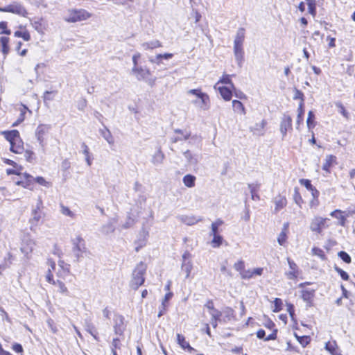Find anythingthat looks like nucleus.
Wrapping results in <instances>:
<instances>
[{"label": "nucleus", "instance_id": "obj_1", "mask_svg": "<svg viewBox=\"0 0 355 355\" xmlns=\"http://www.w3.org/2000/svg\"><path fill=\"white\" fill-rule=\"evenodd\" d=\"M245 37V30L243 28H239L234 41V54L235 60L240 67H241L243 62L244 51L243 46Z\"/></svg>", "mask_w": 355, "mask_h": 355}, {"label": "nucleus", "instance_id": "obj_2", "mask_svg": "<svg viewBox=\"0 0 355 355\" xmlns=\"http://www.w3.org/2000/svg\"><path fill=\"white\" fill-rule=\"evenodd\" d=\"M92 16V14L83 8L68 9L63 17V19L68 23H76L86 21Z\"/></svg>", "mask_w": 355, "mask_h": 355}, {"label": "nucleus", "instance_id": "obj_3", "mask_svg": "<svg viewBox=\"0 0 355 355\" xmlns=\"http://www.w3.org/2000/svg\"><path fill=\"white\" fill-rule=\"evenodd\" d=\"M146 265L140 262L137 265L132 274V279L130 282V286L137 290L145 282V274L146 272Z\"/></svg>", "mask_w": 355, "mask_h": 355}, {"label": "nucleus", "instance_id": "obj_4", "mask_svg": "<svg viewBox=\"0 0 355 355\" xmlns=\"http://www.w3.org/2000/svg\"><path fill=\"white\" fill-rule=\"evenodd\" d=\"M188 95H193L196 97V99L191 101L192 104L203 110H207L210 106L209 96L202 92L200 89H192L187 91Z\"/></svg>", "mask_w": 355, "mask_h": 355}, {"label": "nucleus", "instance_id": "obj_5", "mask_svg": "<svg viewBox=\"0 0 355 355\" xmlns=\"http://www.w3.org/2000/svg\"><path fill=\"white\" fill-rule=\"evenodd\" d=\"M71 251L73 255L79 261L81 258L89 254L85 241L80 236H76L71 240Z\"/></svg>", "mask_w": 355, "mask_h": 355}, {"label": "nucleus", "instance_id": "obj_6", "mask_svg": "<svg viewBox=\"0 0 355 355\" xmlns=\"http://www.w3.org/2000/svg\"><path fill=\"white\" fill-rule=\"evenodd\" d=\"M48 266L47 274L49 273V268L51 269V273H52V271H55L57 276L62 279L66 278L70 273V265L65 263L63 260H59L58 265L52 260H49Z\"/></svg>", "mask_w": 355, "mask_h": 355}, {"label": "nucleus", "instance_id": "obj_7", "mask_svg": "<svg viewBox=\"0 0 355 355\" xmlns=\"http://www.w3.org/2000/svg\"><path fill=\"white\" fill-rule=\"evenodd\" d=\"M0 12H10L23 17H27L28 15L26 8L17 1H14L5 7H0Z\"/></svg>", "mask_w": 355, "mask_h": 355}, {"label": "nucleus", "instance_id": "obj_8", "mask_svg": "<svg viewBox=\"0 0 355 355\" xmlns=\"http://www.w3.org/2000/svg\"><path fill=\"white\" fill-rule=\"evenodd\" d=\"M51 129V125L47 124H40L35 132V137L42 150H45L46 144L44 142V135H46Z\"/></svg>", "mask_w": 355, "mask_h": 355}, {"label": "nucleus", "instance_id": "obj_9", "mask_svg": "<svg viewBox=\"0 0 355 355\" xmlns=\"http://www.w3.org/2000/svg\"><path fill=\"white\" fill-rule=\"evenodd\" d=\"M181 269L185 273V278L189 279L191 277V272L193 268V264L191 259V254L188 252H185L182 257Z\"/></svg>", "mask_w": 355, "mask_h": 355}, {"label": "nucleus", "instance_id": "obj_10", "mask_svg": "<svg viewBox=\"0 0 355 355\" xmlns=\"http://www.w3.org/2000/svg\"><path fill=\"white\" fill-rule=\"evenodd\" d=\"M210 237H211V239L209 241V244L212 248H217L223 244V239L218 231L217 223L212 224Z\"/></svg>", "mask_w": 355, "mask_h": 355}, {"label": "nucleus", "instance_id": "obj_11", "mask_svg": "<svg viewBox=\"0 0 355 355\" xmlns=\"http://www.w3.org/2000/svg\"><path fill=\"white\" fill-rule=\"evenodd\" d=\"M35 246V243L34 240L28 236H26L22 239L20 245V251L26 257L29 258L30 255L33 251Z\"/></svg>", "mask_w": 355, "mask_h": 355}, {"label": "nucleus", "instance_id": "obj_12", "mask_svg": "<svg viewBox=\"0 0 355 355\" xmlns=\"http://www.w3.org/2000/svg\"><path fill=\"white\" fill-rule=\"evenodd\" d=\"M149 235V231L146 228H142L139 232L137 239L135 241V248L136 252H139L141 248L146 246Z\"/></svg>", "mask_w": 355, "mask_h": 355}, {"label": "nucleus", "instance_id": "obj_13", "mask_svg": "<svg viewBox=\"0 0 355 355\" xmlns=\"http://www.w3.org/2000/svg\"><path fill=\"white\" fill-rule=\"evenodd\" d=\"M46 281L54 285L55 287L58 288V291L61 294L68 295H69V290L67 287L65 286L64 283H63L60 280L55 281L53 279V274L51 273V269L49 268V273L46 275Z\"/></svg>", "mask_w": 355, "mask_h": 355}, {"label": "nucleus", "instance_id": "obj_14", "mask_svg": "<svg viewBox=\"0 0 355 355\" xmlns=\"http://www.w3.org/2000/svg\"><path fill=\"white\" fill-rule=\"evenodd\" d=\"M289 269L285 272L286 277L291 280L297 279L300 274V270L297 264L291 259L287 258Z\"/></svg>", "mask_w": 355, "mask_h": 355}, {"label": "nucleus", "instance_id": "obj_15", "mask_svg": "<svg viewBox=\"0 0 355 355\" xmlns=\"http://www.w3.org/2000/svg\"><path fill=\"white\" fill-rule=\"evenodd\" d=\"M31 24L40 34L43 35L47 27V23L42 17H34L30 19Z\"/></svg>", "mask_w": 355, "mask_h": 355}, {"label": "nucleus", "instance_id": "obj_16", "mask_svg": "<svg viewBox=\"0 0 355 355\" xmlns=\"http://www.w3.org/2000/svg\"><path fill=\"white\" fill-rule=\"evenodd\" d=\"M264 272V268L261 267L254 268L252 269L245 270V272L242 273V279H250L257 277L261 276Z\"/></svg>", "mask_w": 355, "mask_h": 355}, {"label": "nucleus", "instance_id": "obj_17", "mask_svg": "<svg viewBox=\"0 0 355 355\" xmlns=\"http://www.w3.org/2000/svg\"><path fill=\"white\" fill-rule=\"evenodd\" d=\"M289 130H292V118L289 115L284 114L280 123V132L283 137Z\"/></svg>", "mask_w": 355, "mask_h": 355}, {"label": "nucleus", "instance_id": "obj_18", "mask_svg": "<svg viewBox=\"0 0 355 355\" xmlns=\"http://www.w3.org/2000/svg\"><path fill=\"white\" fill-rule=\"evenodd\" d=\"M132 73L136 76L138 80H144L150 75V71L141 67H132Z\"/></svg>", "mask_w": 355, "mask_h": 355}, {"label": "nucleus", "instance_id": "obj_19", "mask_svg": "<svg viewBox=\"0 0 355 355\" xmlns=\"http://www.w3.org/2000/svg\"><path fill=\"white\" fill-rule=\"evenodd\" d=\"M301 296L303 300L307 304V305L311 306L314 299L315 290L311 288H304L302 291Z\"/></svg>", "mask_w": 355, "mask_h": 355}, {"label": "nucleus", "instance_id": "obj_20", "mask_svg": "<svg viewBox=\"0 0 355 355\" xmlns=\"http://www.w3.org/2000/svg\"><path fill=\"white\" fill-rule=\"evenodd\" d=\"M177 343L184 350H186L189 352H192L195 351V349L186 340L185 337L180 334H177Z\"/></svg>", "mask_w": 355, "mask_h": 355}, {"label": "nucleus", "instance_id": "obj_21", "mask_svg": "<svg viewBox=\"0 0 355 355\" xmlns=\"http://www.w3.org/2000/svg\"><path fill=\"white\" fill-rule=\"evenodd\" d=\"M164 157V154L162 151L161 148L159 147L157 151L153 155L151 162L154 166H159L163 163Z\"/></svg>", "mask_w": 355, "mask_h": 355}, {"label": "nucleus", "instance_id": "obj_22", "mask_svg": "<svg viewBox=\"0 0 355 355\" xmlns=\"http://www.w3.org/2000/svg\"><path fill=\"white\" fill-rule=\"evenodd\" d=\"M10 150L14 153L21 154L24 151V142L21 138L11 142Z\"/></svg>", "mask_w": 355, "mask_h": 355}, {"label": "nucleus", "instance_id": "obj_23", "mask_svg": "<svg viewBox=\"0 0 355 355\" xmlns=\"http://www.w3.org/2000/svg\"><path fill=\"white\" fill-rule=\"evenodd\" d=\"M207 307L209 310V314L212 316L213 321L211 322V324L214 327H216L217 321L220 320V313L218 310L214 309L212 303H208Z\"/></svg>", "mask_w": 355, "mask_h": 355}, {"label": "nucleus", "instance_id": "obj_24", "mask_svg": "<svg viewBox=\"0 0 355 355\" xmlns=\"http://www.w3.org/2000/svg\"><path fill=\"white\" fill-rule=\"evenodd\" d=\"M184 156L190 165L196 166L198 163L199 156L197 154H193L189 150L184 152Z\"/></svg>", "mask_w": 355, "mask_h": 355}, {"label": "nucleus", "instance_id": "obj_25", "mask_svg": "<svg viewBox=\"0 0 355 355\" xmlns=\"http://www.w3.org/2000/svg\"><path fill=\"white\" fill-rule=\"evenodd\" d=\"M300 182L302 185L304 186L309 191L311 192V195L314 199L318 198L319 192L313 187L310 180L302 179Z\"/></svg>", "mask_w": 355, "mask_h": 355}, {"label": "nucleus", "instance_id": "obj_26", "mask_svg": "<svg viewBox=\"0 0 355 355\" xmlns=\"http://www.w3.org/2000/svg\"><path fill=\"white\" fill-rule=\"evenodd\" d=\"M99 132L101 136L107 141L110 145H113L114 144V137L110 130L106 126H104L103 129H100Z\"/></svg>", "mask_w": 355, "mask_h": 355}, {"label": "nucleus", "instance_id": "obj_27", "mask_svg": "<svg viewBox=\"0 0 355 355\" xmlns=\"http://www.w3.org/2000/svg\"><path fill=\"white\" fill-rule=\"evenodd\" d=\"M3 135H4L6 140H8L10 142V144L21 138L19 132L17 130L3 132Z\"/></svg>", "mask_w": 355, "mask_h": 355}, {"label": "nucleus", "instance_id": "obj_28", "mask_svg": "<svg viewBox=\"0 0 355 355\" xmlns=\"http://www.w3.org/2000/svg\"><path fill=\"white\" fill-rule=\"evenodd\" d=\"M216 89H218L221 96L225 101H230L231 99L232 96V89L231 87H218Z\"/></svg>", "mask_w": 355, "mask_h": 355}, {"label": "nucleus", "instance_id": "obj_29", "mask_svg": "<svg viewBox=\"0 0 355 355\" xmlns=\"http://www.w3.org/2000/svg\"><path fill=\"white\" fill-rule=\"evenodd\" d=\"M275 203V211H278L282 209L286 205V199L285 197L282 196H278L274 198L273 200Z\"/></svg>", "mask_w": 355, "mask_h": 355}, {"label": "nucleus", "instance_id": "obj_30", "mask_svg": "<svg viewBox=\"0 0 355 355\" xmlns=\"http://www.w3.org/2000/svg\"><path fill=\"white\" fill-rule=\"evenodd\" d=\"M325 349L332 355H341L338 352V347L336 341H329L325 345Z\"/></svg>", "mask_w": 355, "mask_h": 355}, {"label": "nucleus", "instance_id": "obj_31", "mask_svg": "<svg viewBox=\"0 0 355 355\" xmlns=\"http://www.w3.org/2000/svg\"><path fill=\"white\" fill-rule=\"evenodd\" d=\"M336 161V157L334 155H327L325 158L324 163L322 166V169L325 171L327 173H329V168L332 166L334 163Z\"/></svg>", "mask_w": 355, "mask_h": 355}, {"label": "nucleus", "instance_id": "obj_32", "mask_svg": "<svg viewBox=\"0 0 355 355\" xmlns=\"http://www.w3.org/2000/svg\"><path fill=\"white\" fill-rule=\"evenodd\" d=\"M9 40V38L7 37H0V49L5 56L9 53L10 51L8 46Z\"/></svg>", "mask_w": 355, "mask_h": 355}, {"label": "nucleus", "instance_id": "obj_33", "mask_svg": "<svg viewBox=\"0 0 355 355\" xmlns=\"http://www.w3.org/2000/svg\"><path fill=\"white\" fill-rule=\"evenodd\" d=\"M175 132L178 133V134H180L181 136H177V137H173L171 139H172V141L173 143H176L178 141L187 140L190 137V133L189 132H183L180 129L175 130Z\"/></svg>", "mask_w": 355, "mask_h": 355}, {"label": "nucleus", "instance_id": "obj_34", "mask_svg": "<svg viewBox=\"0 0 355 355\" xmlns=\"http://www.w3.org/2000/svg\"><path fill=\"white\" fill-rule=\"evenodd\" d=\"M232 107L234 112H237L238 114L243 115L245 114V109L241 101L238 100L232 101Z\"/></svg>", "mask_w": 355, "mask_h": 355}, {"label": "nucleus", "instance_id": "obj_35", "mask_svg": "<svg viewBox=\"0 0 355 355\" xmlns=\"http://www.w3.org/2000/svg\"><path fill=\"white\" fill-rule=\"evenodd\" d=\"M196 180V178L194 175L187 174L183 177L182 182L186 187L192 188L195 186Z\"/></svg>", "mask_w": 355, "mask_h": 355}, {"label": "nucleus", "instance_id": "obj_36", "mask_svg": "<svg viewBox=\"0 0 355 355\" xmlns=\"http://www.w3.org/2000/svg\"><path fill=\"white\" fill-rule=\"evenodd\" d=\"M141 46L144 48V49H145V50L154 49L162 46V43L159 40H153L150 42H144L142 44Z\"/></svg>", "mask_w": 355, "mask_h": 355}, {"label": "nucleus", "instance_id": "obj_37", "mask_svg": "<svg viewBox=\"0 0 355 355\" xmlns=\"http://www.w3.org/2000/svg\"><path fill=\"white\" fill-rule=\"evenodd\" d=\"M288 234V225H284L282 232L278 236L277 241L280 245H284L286 241Z\"/></svg>", "mask_w": 355, "mask_h": 355}, {"label": "nucleus", "instance_id": "obj_38", "mask_svg": "<svg viewBox=\"0 0 355 355\" xmlns=\"http://www.w3.org/2000/svg\"><path fill=\"white\" fill-rule=\"evenodd\" d=\"M266 124V121L265 120H262V121L259 123H256L253 128H251V131L254 134L257 135H263V130Z\"/></svg>", "mask_w": 355, "mask_h": 355}, {"label": "nucleus", "instance_id": "obj_39", "mask_svg": "<svg viewBox=\"0 0 355 355\" xmlns=\"http://www.w3.org/2000/svg\"><path fill=\"white\" fill-rule=\"evenodd\" d=\"M219 83H223V84H227V85H230V87L233 89V90H235V87L232 81V80L230 79V76L229 75H224L218 81V83L215 85L214 86V88L216 89L217 88V86L218 85Z\"/></svg>", "mask_w": 355, "mask_h": 355}, {"label": "nucleus", "instance_id": "obj_40", "mask_svg": "<svg viewBox=\"0 0 355 355\" xmlns=\"http://www.w3.org/2000/svg\"><path fill=\"white\" fill-rule=\"evenodd\" d=\"M297 111H298V114H297V120H296V124H297L296 128L298 129L300 123H302V121H303L304 110H303V103L302 102L300 103Z\"/></svg>", "mask_w": 355, "mask_h": 355}, {"label": "nucleus", "instance_id": "obj_41", "mask_svg": "<svg viewBox=\"0 0 355 355\" xmlns=\"http://www.w3.org/2000/svg\"><path fill=\"white\" fill-rule=\"evenodd\" d=\"M20 110V116L19 118L17 119V122L13 124V125H16L17 123H19L21 122H22L24 119H25V114L26 112V111H28L30 112V114L32 113V112L31 110H28V108L24 105H21V107L19 109Z\"/></svg>", "mask_w": 355, "mask_h": 355}, {"label": "nucleus", "instance_id": "obj_42", "mask_svg": "<svg viewBox=\"0 0 355 355\" xmlns=\"http://www.w3.org/2000/svg\"><path fill=\"white\" fill-rule=\"evenodd\" d=\"M233 267L236 271L239 272L240 276L242 278V273L245 272L244 261L242 260H239L234 263Z\"/></svg>", "mask_w": 355, "mask_h": 355}, {"label": "nucleus", "instance_id": "obj_43", "mask_svg": "<svg viewBox=\"0 0 355 355\" xmlns=\"http://www.w3.org/2000/svg\"><path fill=\"white\" fill-rule=\"evenodd\" d=\"M347 214L345 211H342L340 210L336 209L331 213V216L333 217L339 219L341 222H343L345 220L347 216Z\"/></svg>", "mask_w": 355, "mask_h": 355}, {"label": "nucleus", "instance_id": "obj_44", "mask_svg": "<svg viewBox=\"0 0 355 355\" xmlns=\"http://www.w3.org/2000/svg\"><path fill=\"white\" fill-rule=\"evenodd\" d=\"M272 310L274 313L279 312L282 309L283 302L279 298H275L273 301Z\"/></svg>", "mask_w": 355, "mask_h": 355}, {"label": "nucleus", "instance_id": "obj_45", "mask_svg": "<svg viewBox=\"0 0 355 355\" xmlns=\"http://www.w3.org/2000/svg\"><path fill=\"white\" fill-rule=\"evenodd\" d=\"M42 200L40 199V198H38L37 200V205H36V209L33 210V219L35 220H40V214L37 211V209H40V207H42Z\"/></svg>", "mask_w": 355, "mask_h": 355}, {"label": "nucleus", "instance_id": "obj_46", "mask_svg": "<svg viewBox=\"0 0 355 355\" xmlns=\"http://www.w3.org/2000/svg\"><path fill=\"white\" fill-rule=\"evenodd\" d=\"M311 252L313 255L317 256L322 260L325 259L326 258L324 251L319 248H313Z\"/></svg>", "mask_w": 355, "mask_h": 355}, {"label": "nucleus", "instance_id": "obj_47", "mask_svg": "<svg viewBox=\"0 0 355 355\" xmlns=\"http://www.w3.org/2000/svg\"><path fill=\"white\" fill-rule=\"evenodd\" d=\"M15 36L17 37H21L25 41H29L31 40V35L28 31H16L15 32Z\"/></svg>", "mask_w": 355, "mask_h": 355}, {"label": "nucleus", "instance_id": "obj_48", "mask_svg": "<svg viewBox=\"0 0 355 355\" xmlns=\"http://www.w3.org/2000/svg\"><path fill=\"white\" fill-rule=\"evenodd\" d=\"M295 337L298 342L303 346L306 347L310 342V338L309 336H299L295 335Z\"/></svg>", "mask_w": 355, "mask_h": 355}, {"label": "nucleus", "instance_id": "obj_49", "mask_svg": "<svg viewBox=\"0 0 355 355\" xmlns=\"http://www.w3.org/2000/svg\"><path fill=\"white\" fill-rule=\"evenodd\" d=\"M309 12L313 16L315 15V3L313 0H307Z\"/></svg>", "mask_w": 355, "mask_h": 355}, {"label": "nucleus", "instance_id": "obj_50", "mask_svg": "<svg viewBox=\"0 0 355 355\" xmlns=\"http://www.w3.org/2000/svg\"><path fill=\"white\" fill-rule=\"evenodd\" d=\"M338 257L345 263H351V257L350 256L344 251H340L338 252Z\"/></svg>", "mask_w": 355, "mask_h": 355}, {"label": "nucleus", "instance_id": "obj_51", "mask_svg": "<svg viewBox=\"0 0 355 355\" xmlns=\"http://www.w3.org/2000/svg\"><path fill=\"white\" fill-rule=\"evenodd\" d=\"M0 29H1L0 34L10 35L11 33L10 30L7 29V22L6 21L0 22Z\"/></svg>", "mask_w": 355, "mask_h": 355}, {"label": "nucleus", "instance_id": "obj_52", "mask_svg": "<svg viewBox=\"0 0 355 355\" xmlns=\"http://www.w3.org/2000/svg\"><path fill=\"white\" fill-rule=\"evenodd\" d=\"M335 270L340 275V277L343 280L347 281L349 279V275L345 271L342 270L341 268H340L338 267H335Z\"/></svg>", "mask_w": 355, "mask_h": 355}, {"label": "nucleus", "instance_id": "obj_53", "mask_svg": "<svg viewBox=\"0 0 355 355\" xmlns=\"http://www.w3.org/2000/svg\"><path fill=\"white\" fill-rule=\"evenodd\" d=\"M286 310L288 312L291 319L295 320V309L294 306L292 304L288 303L286 304Z\"/></svg>", "mask_w": 355, "mask_h": 355}, {"label": "nucleus", "instance_id": "obj_54", "mask_svg": "<svg viewBox=\"0 0 355 355\" xmlns=\"http://www.w3.org/2000/svg\"><path fill=\"white\" fill-rule=\"evenodd\" d=\"M294 92H295V94H294L293 98L295 100L300 99L301 100L300 102H302L304 103V94H303V93L301 91H300L299 89H296V88H295Z\"/></svg>", "mask_w": 355, "mask_h": 355}, {"label": "nucleus", "instance_id": "obj_55", "mask_svg": "<svg viewBox=\"0 0 355 355\" xmlns=\"http://www.w3.org/2000/svg\"><path fill=\"white\" fill-rule=\"evenodd\" d=\"M321 224L323 225L324 223H312L311 226V230L316 233H320L322 228Z\"/></svg>", "mask_w": 355, "mask_h": 355}, {"label": "nucleus", "instance_id": "obj_56", "mask_svg": "<svg viewBox=\"0 0 355 355\" xmlns=\"http://www.w3.org/2000/svg\"><path fill=\"white\" fill-rule=\"evenodd\" d=\"M173 296V293L172 292L166 293L162 300V304L164 305H168V301L172 298Z\"/></svg>", "mask_w": 355, "mask_h": 355}, {"label": "nucleus", "instance_id": "obj_57", "mask_svg": "<svg viewBox=\"0 0 355 355\" xmlns=\"http://www.w3.org/2000/svg\"><path fill=\"white\" fill-rule=\"evenodd\" d=\"M264 327L268 329L272 330V331H273L274 329H277L275 328V323L272 320H270V319H267V320L264 323Z\"/></svg>", "mask_w": 355, "mask_h": 355}, {"label": "nucleus", "instance_id": "obj_58", "mask_svg": "<svg viewBox=\"0 0 355 355\" xmlns=\"http://www.w3.org/2000/svg\"><path fill=\"white\" fill-rule=\"evenodd\" d=\"M70 167H71L70 162L67 159H64L61 164L62 169L64 171H66L69 170L70 168Z\"/></svg>", "mask_w": 355, "mask_h": 355}, {"label": "nucleus", "instance_id": "obj_59", "mask_svg": "<svg viewBox=\"0 0 355 355\" xmlns=\"http://www.w3.org/2000/svg\"><path fill=\"white\" fill-rule=\"evenodd\" d=\"M277 329H274L270 335L266 337L264 339L266 341L273 340L277 338Z\"/></svg>", "mask_w": 355, "mask_h": 355}, {"label": "nucleus", "instance_id": "obj_60", "mask_svg": "<svg viewBox=\"0 0 355 355\" xmlns=\"http://www.w3.org/2000/svg\"><path fill=\"white\" fill-rule=\"evenodd\" d=\"M87 105V101L85 98L80 99L78 102V109L80 110H83Z\"/></svg>", "mask_w": 355, "mask_h": 355}, {"label": "nucleus", "instance_id": "obj_61", "mask_svg": "<svg viewBox=\"0 0 355 355\" xmlns=\"http://www.w3.org/2000/svg\"><path fill=\"white\" fill-rule=\"evenodd\" d=\"M167 308H168V305H164V304H162L159 308V313H158L157 316L159 318L162 316L166 313Z\"/></svg>", "mask_w": 355, "mask_h": 355}, {"label": "nucleus", "instance_id": "obj_62", "mask_svg": "<svg viewBox=\"0 0 355 355\" xmlns=\"http://www.w3.org/2000/svg\"><path fill=\"white\" fill-rule=\"evenodd\" d=\"M248 188L250 189L251 193H252L254 192L257 193V191L259 189V185L258 184H249Z\"/></svg>", "mask_w": 355, "mask_h": 355}, {"label": "nucleus", "instance_id": "obj_63", "mask_svg": "<svg viewBox=\"0 0 355 355\" xmlns=\"http://www.w3.org/2000/svg\"><path fill=\"white\" fill-rule=\"evenodd\" d=\"M12 349L17 353H21L23 352L22 346L19 343H15L12 345Z\"/></svg>", "mask_w": 355, "mask_h": 355}, {"label": "nucleus", "instance_id": "obj_64", "mask_svg": "<svg viewBox=\"0 0 355 355\" xmlns=\"http://www.w3.org/2000/svg\"><path fill=\"white\" fill-rule=\"evenodd\" d=\"M113 230L114 229H113L112 223H107L103 227V231L105 232V234H109V233L113 232Z\"/></svg>", "mask_w": 355, "mask_h": 355}]
</instances>
